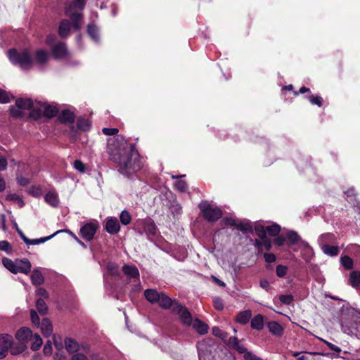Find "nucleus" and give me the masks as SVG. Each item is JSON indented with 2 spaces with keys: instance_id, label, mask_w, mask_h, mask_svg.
Returning a JSON list of instances; mask_svg holds the SVG:
<instances>
[{
  "instance_id": "1",
  "label": "nucleus",
  "mask_w": 360,
  "mask_h": 360,
  "mask_svg": "<svg viewBox=\"0 0 360 360\" xmlns=\"http://www.w3.org/2000/svg\"><path fill=\"white\" fill-rule=\"evenodd\" d=\"M109 159L116 164L119 172L128 177L141 170L143 162L134 144H129L122 135L108 140Z\"/></svg>"
},
{
  "instance_id": "2",
  "label": "nucleus",
  "mask_w": 360,
  "mask_h": 360,
  "mask_svg": "<svg viewBox=\"0 0 360 360\" xmlns=\"http://www.w3.org/2000/svg\"><path fill=\"white\" fill-rule=\"evenodd\" d=\"M8 56L13 65H18L22 70H29L33 65L34 60L27 50L18 52L11 49L8 51Z\"/></svg>"
},
{
  "instance_id": "3",
  "label": "nucleus",
  "mask_w": 360,
  "mask_h": 360,
  "mask_svg": "<svg viewBox=\"0 0 360 360\" xmlns=\"http://www.w3.org/2000/svg\"><path fill=\"white\" fill-rule=\"evenodd\" d=\"M205 219L209 222H214L222 217L223 212L219 207H213L207 202H202L199 205Z\"/></svg>"
},
{
  "instance_id": "4",
  "label": "nucleus",
  "mask_w": 360,
  "mask_h": 360,
  "mask_svg": "<svg viewBox=\"0 0 360 360\" xmlns=\"http://www.w3.org/2000/svg\"><path fill=\"white\" fill-rule=\"evenodd\" d=\"M91 128V122L84 117H79L77 120L76 126H71L70 130V136L71 140L76 141L78 139V130L82 131H89Z\"/></svg>"
},
{
  "instance_id": "5",
  "label": "nucleus",
  "mask_w": 360,
  "mask_h": 360,
  "mask_svg": "<svg viewBox=\"0 0 360 360\" xmlns=\"http://www.w3.org/2000/svg\"><path fill=\"white\" fill-rule=\"evenodd\" d=\"M98 228V223L96 221L87 222L80 228L79 236L86 241H91Z\"/></svg>"
},
{
  "instance_id": "6",
  "label": "nucleus",
  "mask_w": 360,
  "mask_h": 360,
  "mask_svg": "<svg viewBox=\"0 0 360 360\" xmlns=\"http://www.w3.org/2000/svg\"><path fill=\"white\" fill-rule=\"evenodd\" d=\"M172 313L179 315L184 325H191L193 321L192 314L185 306L179 303H175L172 309Z\"/></svg>"
},
{
  "instance_id": "7",
  "label": "nucleus",
  "mask_w": 360,
  "mask_h": 360,
  "mask_svg": "<svg viewBox=\"0 0 360 360\" xmlns=\"http://www.w3.org/2000/svg\"><path fill=\"white\" fill-rule=\"evenodd\" d=\"M51 54L56 60L64 59L69 56V51L65 42L58 41L51 47Z\"/></svg>"
},
{
  "instance_id": "8",
  "label": "nucleus",
  "mask_w": 360,
  "mask_h": 360,
  "mask_svg": "<svg viewBox=\"0 0 360 360\" xmlns=\"http://www.w3.org/2000/svg\"><path fill=\"white\" fill-rule=\"evenodd\" d=\"M13 344V338L8 334H0V359L5 358Z\"/></svg>"
},
{
  "instance_id": "9",
  "label": "nucleus",
  "mask_w": 360,
  "mask_h": 360,
  "mask_svg": "<svg viewBox=\"0 0 360 360\" xmlns=\"http://www.w3.org/2000/svg\"><path fill=\"white\" fill-rule=\"evenodd\" d=\"M143 232L148 238L153 240L157 236L158 228L151 219H145L142 221Z\"/></svg>"
},
{
  "instance_id": "10",
  "label": "nucleus",
  "mask_w": 360,
  "mask_h": 360,
  "mask_svg": "<svg viewBox=\"0 0 360 360\" xmlns=\"http://www.w3.org/2000/svg\"><path fill=\"white\" fill-rule=\"evenodd\" d=\"M122 271L127 276L129 281L134 279L135 282L139 281V271L135 265L124 264Z\"/></svg>"
},
{
  "instance_id": "11",
  "label": "nucleus",
  "mask_w": 360,
  "mask_h": 360,
  "mask_svg": "<svg viewBox=\"0 0 360 360\" xmlns=\"http://www.w3.org/2000/svg\"><path fill=\"white\" fill-rule=\"evenodd\" d=\"M105 229L111 235L117 234L120 230V225L117 219L112 217H108L105 221Z\"/></svg>"
},
{
  "instance_id": "12",
  "label": "nucleus",
  "mask_w": 360,
  "mask_h": 360,
  "mask_svg": "<svg viewBox=\"0 0 360 360\" xmlns=\"http://www.w3.org/2000/svg\"><path fill=\"white\" fill-rule=\"evenodd\" d=\"M43 106L44 103L40 101L33 102V107L29 110V118L34 120H39L43 115Z\"/></svg>"
},
{
  "instance_id": "13",
  "label": "nucleus",
  "mask_w": 360,
  "mask_h": 360,
  "mask_svg": "<svg viewBox=\"0 0 360 360\" xmlns=\"http://www.w3.org/2000/svg\"><path fill=\"white\" fill-rule=\"evenodd\" d=\"M33 336L32 331L31 329L27 327H21L15 333V338L20 342H26L28 340H31Z\"/></svg>"
},
{
  "instance_id": "14",
  "label": "nucleus",
  "mask_w": 360,
  "mask_h": 360,
  "mask_svg": "<svg viewBox=\"0 0 360 360\" xmlns=\"http://www.w3.org/2000/svg\"><path fill=\"white\" fill-rule=\"evenodd\" d=\"M61 124H72L75 120V115L68 109L63 110L58 117Z\"/></svg>"
},
{
  "instance_id": "15",
  "label": "nucleus",
  "mask_w": 360,
  "mask_h": 360,
  "mask_svg": "<svg viewBox=\"0 0 360 360\" xmlns=\"http://www.w3.org/2000/svg\"><path fill=\"white\" fill-rule=\"evenodd\" d=\"M71 23L67 19L62 20L58 25V35L62 39H65L70 35Z\"/></svg>"
},
{
  "instance_id": "16",
  "label": "nucleus",
  "mask_w": 360,
  "mask_h": 360,
  "mask_svg": "<svg viewBox=\"0 0 360 360\" xmlns=\"http://www.w3.org/2000/svg\"><path fill=\"white\" fill-rule=\"evenodd\" d=\"M226 345L230 349L236 350L239 354H245V352H250L246 347L239 344L236 337L229 338Z\"/></svg>"
},
{
  "instance_id": "17",
  "label": "nucleus",
  "mask_w": 360,
  "mask_h": 360,
  "mask_svg": "<svg viewBox=\"0 0 360 360\" xmlns=\"http://www.w3.org/2000/svg\"><path fill=\"white\" fill-rule=\"evenodd\" d=\"M158 303L159 306L162 309H171L172 310V309L174 306V304L179 303V302L174 300H172L169 297H168L165 294L160 293V299L158 300Z\"/></svg>"
},
{
  "instance_id": "18",
  "label": "nucleus",
  "mask_w": 360,
  "mask_h": 360,
  "mask_svg": "<svg viewBox=\"0 0 360 360\" xmlns=\"http://www.w3.org/2000/svg\"><path fill=\"white\" fill-rule=\"evenodd\" d=\"M49 58L48 51L44 49H37L35 51L34 60L38 65H44L48 63Z\"/></svg>"
},
{
  "instance_id": "19",
  "label": "nucleus",
  "mask_w": 360,
  "mask_h": 360,
  "mask_svg": "<svg viewBox=\"0 0 360 360\" xmlns=\"http://www.w3.org/2000/svg\"><path fill=\"white\" fill-rule=\"evenodd\" d=\"M45 202L53 207L59 206L60 200L56 191H49L44 196Z\"/></svg>"
},
{
  "instance_id": "20",
  "label": "nucleus",
  "mask_w": 360,
  "mask_h": 360,
  "mask_svg": "<svg viewBox=\"0 0 360 360\" xmlns=\"http://www.w3.org/2000/svg\"><path fill=\"white\" fill-rule=\"evenodd\" d=\"M67 15H69L70 18V23L71 26H72V28L75 31H79L81 29V21L83 18V14L79 13H70V12L68 13V14H66Z\"/></svg>"
},
{
  "instance_id": "21",
  "label": "nucleus",
  "mask_w": 360,
  "mask_h": 360,
  "mask_svg": "<svg viewBox=\"0 0 360 360\" xmlns=\"http://www.w3.org/2000/svg\"><path fill=\"white\" fill-rule=\"evenodd\" d=\"M32 264L27 259H17L18 273L28 274L31 271Z\"/></svg>"
},
{
  "instance_id": "22",
  "label": "nucleus",
  "mask_w": 360,
  "mask_h": 360,
  "mask_svg": "<svg viewBox=\"0 0 360 360\" xmlns=\"http://www.w3.org/2000/svg\"><path fill=\"white\" fill-rule=\"evenodd\" d=\"M86 0H73L65 8V13L68 14L72 10L78 9L83 10L85 7Z\"/></svg>"
},
{
  "instance_id": "23",
  "label": "nucleus",
  "mask_w": 360,
  "mask_h": 360,
  "mask_svg": "<svg viewBox=\"0 0 360 360\" xmlns=\"http://www.w3.org/2000/svg\"><path fill=\"white\" fill-rule=\"evenodd\" d=\"M34 101L32 98H18L15 101V105L20 109L30 110L33 107Z\"/></svg>"
},
{
  "instance_id": "24",
  "label": "nucleus",
  "mask_w": 360,
  "mask_h": 360,
  "mask_svg": "<svg viewBox=\"0 0 360 360\" xmlns=\"http://www.w3.org/2000/svg\"><path fill=\"white\" fill-rule=\"evenodd\" d=\"M59 112V110L57 107L50 105V104H44L43 106V116L46 118H53L56 117Z\"/></svg>"
},
{
  "instance_id": "25",
  "label": "nucleus",
  "mask_w": 360,
  "mask_h": 360,
  "mask_svg": "<svg viewBox=\"0 0 360 360\" xmlns=\"http://www.w3.org/2000/svg\"><path fill=\"white\" fill-rule=\"evenodd\" d=\"M64 342L65 349L69 353L77 352L79 349L78 342L72 338H65Z\"/></svg>"
},
{
  "instance_id": "26",
  "label": "nucleus",
  "mask_w": 360,
  "mask_h": 360,
  "mask_svg": "<svg viewBox=\"0 0 360 360\" xmlns=\"http://www.w3.org/2000/svg\"><path fill=\"white\" fill-rule=\"evenodd\" d=\"M269 330L274 335L281 336L283 333V328L280 323L276 321H271L267 323Z\"/></svg>"
},
{
  "instance_id": "27",
  "label": "nucleus",
  "mask_w": 360,
  "mask_h": 360,
  "mask_svg": "<svg viewBox=\"0 0 360 360\" xmlns=\"http://www.w3.org/2000/svg\"><path fill=\"white\" fill-rule=\"evenodd\" d=\"M193 328L200 335L206 334L209 328L207 324L198 319L194 320Z\"/></svg>"
},
{
  "instance_id": "28",
  "label": "nucleus",
  "mask_w": 360,
  "mask_h": 360,
  "mask_svg": "<svg viewBox=\"0 0 360 360\" xmlns=\"http://www.w3.org/2000/svg\"><path fill=\"white\" fill-rule=\"evenodd\" d=\"M250 326L252 329L261 330L264 328V316L259 314L255 315L250 321Z\"/></svg>"
},
{
  "instance_id": "29",
  "label": "nucleus",
  "mask_w": 360,
  "mask_h": 360,
  "mask_svg": "<svg viewBox=\"0 0 360 360\" xmlns=\"http://www.w3.org/2000/svg\"><path fill=\"white\" fill-rule=\"evenodd\" d=\"M160 293L154 289H147L144 291L146 299L150 303H158L160 299Z\"/></svg>"
},
{
  "instance_id": "30",
  "label": "nucleus",
  "mask_w": 360,
  "mask_h": 360,
  "mask_svg": "<svg viewBox=\"0 0 360 360\" xmlns=\"http://www.w3.org/2000/svg\"><path fill=\"white\" fill-rule=\"evenodd\" d=\"M251 311L245 310L238 314V315L236 317V321L242 325H245L249 322L250 319H251Z\"/></svg>"
},
{
  "instance_id": "31",
  "label": "nucleus",
  "mask_w": 360,
  "mask_h": 360,
  "mask_svg": "<svg viewBox=\"0 0 360 360\" xmlns=\"http://www.w3.org/2000/svg\"><path fill=\"white\" fill-rule=\"evenodd\" d=\"M236 229L241 231L243 233H252L253 227L251 221L246 220L244 221H238Z\"/></svg>"
},
{
  "instance_id": "32",
  "label": "nucleus",
  "mask_w": 360,
  "mask_h": 360,
  "mask_svg": "<svg viewBox=\"0 0 360 360\" xmlns=\"http://www.w3.org/2000/svg\"><path fill=\"white\" fill-rule=\"evenodd\" d=\"M31 281L32 283L36 286L43 284L44 278L41 272L37 269L34 270L31 275Z\"/></svg>"
},
{
  "instance_id": "33",
  "label": "nucleus",
  "mask_w": 360,
  "mask_h": 360,
  "mask_svg": "<svg viewBox=\"0 0 360 360\" xmlns=\"http://www.w3.org/2000/svg\"><path fill=\"white\" fill-rule=\"evenodd\" d=\"M321 250L324 254L330 257L337 256L339 254L340 250L338 246L329 245L327 244H323Z\"/></svg>"
},
{
  "instance_id": "34",
  "label": "nucleus",
  "mask_w": 360,
  "mask_h": 360,
  "mask_svg": "<svg viewBox=\"0 0 360 360\" xmlns=\"http://www.w3.org/2000/svg\"><path fill=\"white\" fill-rule=\"evenodd\" d=\"M65 231H68L67 230H58V231H56L54 233H53L49 236L42 237V238H36V239H29L28 243L27 245H38L40 243H43L46 241L51 239L58 233H59L60 232H65Z\"/></svg>"
},
{
  "instance_id": "35",
  "label": "nucleus",
  "mask_w": 360,
  "mask_h": 360,
  "mask_svg": "<svg viewBox=\"0 0 360 360\" xmlns=\"http://www.w3.org/2000/svg\"><path fill=\"white\" fill-rule=\"evenodd\" d=\"M2 263L4 266L11 273L14 274H18L17 259L15 260V262H13L9 258L4 257L2 259Z\"/></svg>"
},
{
  "instance_id": "36",
  "label": "nucleus",
  "mask_w": 360,
  "mask_h": 360,
  "mask_svg": "<svg viewBox=\"0 0 360 360\" xmlns=\"http://www.w3.org/2000/svg\"><path fill=\"white\" fill-rule=\"evenodd\" d=\"M349 284L353 288L360 286V271H354L349 274Z\"/></svg>"
},
{
  "instance_id": "37",
  "label": "nucleus",
  "mask_w": 360,
  "mask_h": 360,
  "mask_svg": "<svg viewBox=\"0 0 360 360\" xmlns=\"http://www.w3.org/2000/svg\"><path fill=\"white\" fill-rule=\"evenodd\" d=\"M41 331L45 336H49L53 332V326L48 319H44L41 321Z\"/></svg>"
},
{
  "instance_id": "38",
  "label": "nucleus",
  "mask_w": 360,
  "mask_h": 360,
  "mask_svg": "<svg viewBox=\"0 0 360 360\" xmlns=\"http://www.w3.org/2000/svg\"><path fill=\"white\" fill-rule=\"evenodd\" d=\"M26 349V344L19 341V342L15 345L12 344L11 347H10V352L12 355H18L23 352Z\"/></svg>"
},
{
  "instance_id": "39",
  "label": "nucleus",
  "mask_w": 360,
  "mask_h": 360,
  "mask_svg": "<svg viewBox=\"0 0 360 360\" xmlns=\"http://www.w3.org/2000/svg\"><path fill=\"white\" fill-rule=\"evenodd\" d=\"M87 33L89 37L95 41H97L99 39L98 29L97 26L94 23H90L87 25Z\"/></svg>"
},
{
  "instance_id": "40",
  "label": "nucleus",
  "mask_w": 360,
  "mask_h": 360,
  "mask_svg": "<svg viewBox=\"0 0 360 360\" xmlns=\"http://www.w3.org/2000/svg\"><path fill=\"white\" fill-rule=\"evenodd\" d=\"M286 240L289 245H295L297 243L301 238L295 231H290L286 233Z\"/></svg>"
},
{
  "instance_id": "41",
  "label": "nucleus",
  "mask_w": 360,
  "mask_h": 360,
  "mask_svg": "<svg viewBox=\"0 0 360 360\" xmlns=\"http://www.w3.org/2000/svg\"><path fill=\"white\" fill-rule=\"evenodd\" d=\"M9 114L11 117L15 119H22L25 117V113L22 109L18 108L15 105L10 106Z\"/></svg>"
},
{
  "instance_id": "42",
  "label": "nucleus",
  "mask_w": 360,
  "mask_h": 360,
  "mask_svg": "<svg viewBox=\"0 0 360 360\" xmlns=\"http://www.w3.org/2000/svg\"><path fill=\"white\" fill-rule=\"evenodd\" d=\"M32 342L31 344L30 349L32 351L39 350L41 348L42 343H43V340H42L41 338L40 337L39 335L34 334L32 336Z\"/></svg>"
},
{
  "instance_id": "43",
  "label": "nucleus",
  "mask_w": 360,
  "mask_h": 360,
  "mask_svg": "<svg viewBox=\"0 0 360 360\" xmlns=\"http://www.w3.org/2000/svg\"><path fill=\"white\" fill-rule=\"evenodd\" d=\"M340 262L342 266L347 270L352 269L354 267L353 259L349 256H342L340 257Z\"/></svg>"
},
{
  "instance_id": "44",
  "label": "nucleus",
  "mask_w": 360,
  "mask_h": 360,
  "mask_svg": "<svg viewBox=\"0 0 360 360\" xmlns=\"http://www.w3.org/2000/svg\"><path fill=\"white\" fill-rule=\"evenodd\" d=\"M212 334L213 335L221 338L223 341H228L227 338L229 337L228 333L221 330L219 327L214 326L212 328Z\"/></svg>"
},
{
  "instance_id": "45",
  "label": "nucleus",
  "mask_w": 360,
  "mask_h": 360,
  "mask_svg": "<svg viewBox=\"0 0 360 360\" xmlns=\"http://www.w3.org/2000/svg\"><path fill=\"white\" fill-rule=\"evenodd\" d=\"M36 307L39 314L44 315L48 311V307L42 298H39L36 302Z\"/></svg>"
},
{
  "instance_id": "46",
  "label": "nucleus",
  "mask_w": 360,
  "mask_h": 360,
  "mask_svg": "<svg viewBox=\"0 0 360 360\" xmlns=\"http://www.w3.org/2000/svg\"><path fill=\"white\" fill-rule=\"evenodd\" d=\"M266 233L271 236H277L281 232V226L277 224H274L266 226Z\"/></svg>"
},
{
  "instance_id": "47",
  "label": "nucleus",
  "mask_w": 360,
  "mask_h": 360,
  "mask_svg": "<svg viewBox=\"0 0 360 360\" xmlns=\"http://www.w3.org/2000/svg\"><path fill=\"white\" fill-rule=\"evenodd\" d=\"M307 98L313 105H316L319 107H322L323 105V99L319 96H314L311 94H309L307 95Z\"/></svg>"
},
{
  "instance_id": "48",
  "label": "nucleus",
  "mask_w": 360,
  "mask_h": 360,
  "mask_svg": "<svg viewBox=\"0 0 360 360\" xmlns=\"http://www.w3.org/2000/svg\"><path fill=\"white\" fill-rule=\"evenodd\" d=\"M120 221L123 225H128L131 223V216L130 213L124 210L121 212L120 214Z\"/></svg>"
},
{
  "instance_id": "49",
  "label": "nucleus",
  "mask_w": 360,
  "mask_h": 360,
  "mask_svg": "<svg viewBox=\"0 0 360 360\" xmlns=\"http://www.w3.org/2000/svg\"><path fill=\"white\" fill-rule=\"evenodd\" d=\"M6 200L8 201L16 202L20 207H22L25 205L22 199L16 193H9L6 196Z\"/></svg>"
},
{
  "instance_id": "50",
  "label": "nucleus",
  "mask_w": 360,
  "mask_h": 360,
  "mask_svg": "<svg viewBox=\"0 0 360 360\" xmlns=\"http://www.w3.org/2000/svg\"><path fill=\"white\" fill-rule=\"evenodd\" d=\"M335 236L333 233H323L319 239V242L321 244H326V243H332L335 240Z\"/></svg>"
},
{
  "instance_id": "51",
  "label": "nucleus",
  "mask_w": 360,
  "mask_h": 360,
  "mask_svg": "<svg viewBox=\"0 0 360 360\" xmlns=\"http://www.w3.org/2000/svg\"><path fill=\"white\" fill-rule=\"evenodd\" d=\"M255 231L257 236L261 239H265L266 238V227L262 225H256L255 226Z\"/></svg>"
},
{
  "instance_id": "52",
  "label": "nucleus",
  "mask_w": 360,
  "mask_h": 360,
  "mask_svg": "<svg viewBox=\"0 0 360 360\" xmlns=\"http://www.w3.org/2000/svg\"><path fill=\"white\" fill-rule=\"evenodd\" d=\"M212 304L214 309L217 311H221L224 307L223 300L219 297H214L212 299Z\"/></svg>"
},
{
  "instance_id": "53",
  "label": "nucleus",
  "mask_w": 360,
  "mask_h": 360,
  "mask_svg": "<svg viewBox=\"0 0 360 360\" xmlns=\"http://www.w3.org/2000/svg\"><path fill=\"white\" fill-rule=\"evenodd\" d=\"M280 302L285 305H290L294 300V297L292 295H281L279 296Z\"/></svg>"
},
{
  "instance_id": "54",
  "label": "nucleus",
  "mask_w": 360,
  "mask_h": 360,
  "mask_svg": "<svg viewBox=\"0 0 360 360\" xmlns=\"http://www.w3.org/2000/svg\"><path fill=\"white\" fill-rule=\"evenodd\" d=\"M288 271V267L285 265L278 264L276 268V276L279 278H283Z\"/></svg>"
},
{
  "instance_id": "55",
  "label": "nucleus",
  "mask_w": 360,
  "mask_h": 360,
  "mask_svg": "<svg viewBox=\"0 0 360 360\" xmlns=\"http://www.w3.org/2000/svg\"><path fill=\"white\" fill-rule=\"evenodd\" d=\"M0 250L6 252L7 254H11L13 251L11 245L7 240L0 241Z\"/></svg>"
},
{
  "instance_id": "56",
  "label": "nucleus",
  "mask_w": 360,
  "mask_h": 360,
  "mask_svg": "<svg viewBox=\"0 0 360 360\" xmlns=\"http://www.w3.org/2000/svg\"><path fill=\"white\" fill-rule=\"evenodd\" d=\"M174 186L175 188L181 192H185L187 189V184L184 180L176 181Z\"/></svg>"
},
{
  "instance_id": "57",
  "label": "nucleus",
  "mask_w": 360,
  "mask_h": 360,
  "mask_svg": "<svg viewBox=\"0 0 360 360\" xmlns=\"http://www.w3.org/2000/svg\"><path fill=\"white\" fill-rule=\"evenodd\" d=\"M238 222V221H237L235 219L231 218V217H227L223 218V219L221 221V223L224 225L230 226H235V227H236Z\"/></svg>"
},
{
  "instance_id": "58",
  "label": "nucleus",
  "mask_w": 360,
  "mask_h": 360,
  "mask_svg": "<svg viewBox=\"0 0 360 360\" xmlns=\"http://www.w3.org/2000/svg\"><path fill=\"white\" fill-rule=\"evenodd\" d=\"M10 102L8 94L0 88V103H8Z\"/></svg>"
},
{
  "instance_id": "59",
  "label": "nucleus",
  "mask_w": 360,
  "mask_h": 360,
  "mask_svg": "<svg viewBox=\"0 0 360 360\" xmlns=\"http://www.w3.org/2000/svg\"><path fill=\"white\" fill-rule=\"evenodd\" d=\"M102 132L103 134L106 136H115L119 132V130L117 128H103Z\"/></svg>"
},
{
  "instance_id": "60",
  "label": "nucleus",
  "mask_w": 360,
  "mask_h": 360,
  "mask_svg": "<svg viewBox=\"0 0 360 360\" xmlns=\"http://www.w3.org/2000/svg\"><path fill=\"white\" fill-rule=\"evenodd\" d=\"M74 167L75 169L82 173H84L86 171L85 165L80 160H76L74 162Z\"/></svg>"
},
{
  "instance_id": "61",
  "label": "nucleus",
  "mask_w": 360,
  "mask_h": 360,
  "mask_svg": "<svg viewBox=\"0 0 360 360\" xmlns=\"http://www.w3.org/2000/svg\"><path fill=\"white\" fill-rule=\"evenodd\" d=\"M30 318H31V321L33 324H34L36 326H39L40 319H39V317L35 310L32 309L30 311Z\"/></svg>"
},
{
  "instance_id": "62",
  "label": "nucleus",
  "mask_w": 360,
  "mask_h": 360,
  "mask_svg": "<svg viewBox=\"0 0 360 360\" xmlns=\"http://www.w3.org/2000/svg\"><path fill=\"white\" fill-rule=\"evenodd\" d=\"M44 355L49 356L52 354V343L50 340H48L43 349Z\"/></svg>"
},
{
  "instance_id": "63",
  "label": "nucleus",
  "mask_w": 360,
  "mask_h": 360,
  "mask_svg": "<svg viewBox=\"0 0 360 360\" xmlns=\"http://www.w3.org/2000/svg\"><path fill=\"white\" fill-rule=\"evenodd\" d=\"M265 262L267 263H273L276 260V257L274 253H264L263 255Z\"/></svg>"
},
{
  "instance_id": "64",
  "label": "nucleus",
  "mask_w": 360,
  "mask_h": 360,
  "mask_svg": "<svg viewBox=\"0 0 360 360\" xmlns=\"http://www.w3.org/2000/svg\"><path fill=\"white\" fill-rule=\"evenodd\" d=\"M244 360H263L262 358L256 356L252 352H245L243 355Z\"/></svg>"
}]
</instances>
